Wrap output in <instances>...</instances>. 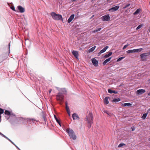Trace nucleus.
Segmentation results:
<instances>
[{"mask_svg":"<svg viewBox=\"0 0 150 150\" xmlns=\"http://www.w3.org/2000/svg\"><path fill=\"white\" fill-rule=\"evenodd\" d=\"M93 116L92 113L89 112L86 115V121L87 122L88 126V128H90L91 126V124L93 123Z\"/></svg>","mask_w":150,"mask_h":150,"instance_id":"1","label":"nucleus"},{"mask_svg":"<svg viewBox=\"0 0 150 150\" xmlns=\"http://www.w3.org/2000/svg\"><path fill=\"white\" fill-rule=\"evenodd\" d=\"M66 132L68 134L70 137L72 139L75 140L76 139V137L74 131L69 128H68L66 129Z\"/></svg>","mask_w":150,"mask_h":150,"instance_id":"2","label":"nucleus"},{"mask_svg":"<svg viewBox=\"0 0 150 150\" xmlns=\"http://www.w3.org/2000/svg\"><path fill=\"white\" fill-rule=\"evenodd\" d=\"M50 15L53 19L56 20H59L62 18L61 15L59 14H57L54 12H52L51 13Z\"/></svg>","mask_w":150,"mask_h":150,"instance_id":"3","label":"nucleus"},{"mask_svg":"<svg viewBox=\"0 0 150 150\" xmlns=\"http://www.w3.org/2000/svg\"><path fill=\"white\" fill-rule=\"evenodd\" d=\"M56 97L57 100L59 102L60 105H62V102L63 101L64 99V96L63 94L62 93L59 92L56 96Z\"/></svg>","mask_w":150,"mask_h":150,"instance_id":"4","label":"nucleus"},{"mask_svg":"<svg viewBox=\"0 0 150 150\" xmlns=\"http://www.w3.org/2000/svg\"><path fill=\"white\" fill-rule=\"evenodd\" d=\"M149 56V54L147 53H144L140 55L141 59L142 61H147V57Z\"/></svg>","mask_w":150,"mask_h":150,"instance_id":"5","label":"nucleus"},{"mask_svg":"<svg viewBox=\"0 0 150 150\" xmlns=\"http://www.w3.org/2000/svg\"><path fill=\"white\" fill-rule=\"evenodd\" d=\"M102 21H110V17L109 14H106L105 16H102L101 18Z\"/></svg>","mask_w":150,"mask_h":150,"instance_id":"6","label":"nucleus"},{"mask_svg":"<svg viewBox=\"0 0 150 150\" xmlns=\"http://www.w3.org/2000/svg\"><path fill=\"white\" fill-rule=\"evenodd\" d=\"M119 8V6H116L114 7H112L108 9V11L110 12H114L117 10Z\"/></svg>","mask_w":150,"mask_h":150,"instance_id":"7","label":"nucleus"},{"mask_svg":"<svg viewBox=\"0 0 150 150\" xmlns=\"http://www.w3.org/2000/svg\"><path fill=\"white\" fill-rule=\"evenodd\" d=\"M145 91H146L144 89H139L137 90V91H136V94L138 95H140L144 93L145 92Z\"/></svg>","mask_w":150,"mask_h":150,"instance_id":"8","label":"nucleus"},{"mask_svg":"<svg viewBox=\"0 0 150 150\" xmlns=\"http://www.w3.org/2000/svg\"><path fill=\"white\" fill-rule=\"evenodd\" d=\"M17 8L19 10L20 12L21 13H23L25 11V8L21 6H17Z\"/></svg>","mask_w":150,"mask_h":150,"instance_id":"9","label":"nucleus"},{"mask_svg":"<svg viewBox=\"0 0 150 150\" xmlns=\"http://www.w3.org/2000/svg\"><path fill=\"white\" fill-rule=\"evenodd\" d=\"M72 53L76 58H78L79 54L78 51L73 50L72 51Z\"/></svg>","mask_w":150,"mask_h":150,"instance_id":"10","label":"nucleus"},{"mask_svg":"<svg viewBox=\"0 0 150 150\" xmlns=\"http://www.w3.org/2000/svg\"><path fill=\"white\" fill-rule=\"evenodd\" d=\"M92 62L94 65L95 66H97L98 64V62L95 59L93 58L92 59Z\"/></svg>","mask_w":150,"mask_h":150,"instance_id":"11","label":"nucleus"},{"mask_svg":"<svg viewBox=\"0 0 150 150\" xmlns=\"http://www.w3.org/2000/svg\"><path fill=\"white\" fill-rule=\"evenodd\" d=\"M72 117L74 120H79V119L78 115L76 113L72 115Z\"/></svg>","mask_w":150,"mask_h":150,"instance_id":"12","label":"nucleus"},{"mask_svg":"<svg viewBox=\"0 0 150 150\" xmlns=\"http://www.w3.org/2000/svg\"><path fill=\"white\" fill-rule=\"evenodd\" d=\"M74 14H72L71 15L70 17L68 19V20L67 21L68 23H70L73 20V19L74 18Z\"/></svg>","mask_w":150,"mask_h":150,"instance_id":"13","label":"nucleus"},{"mask_svg":"<svg viewBox=\"0 0 150 150\" xmlns=\"http://www.w3.org/2000/svg\"><path fill=\"white\" fill-rule=\"evenodd\" d=\"M108 48V46H106L104 48H103L102 50H101L99 54H100L104 52H105L106 50Z\"/></svg>","mask_w":150,"mask_h":150,"instance_id":"14","label":"nucleus"},{"mask_svg":"<svg viewBox=\"0 0 150 150\" xmlns=\"http://www.w3.org/2000/svg\"><path fill=\"white\" fill-rule=\"evenodd\" d=\"M111 58H112V57H110L108 58V59H106L105 60L103 63V65H105L106 64L107 62H109Z\"/></svg>","mask_w":150,"mask_h":150,"instance_id":"15","label":"nucleus"},{"mask_svg":"<svg viewBox=\"0 0 150 150\" xmlns=\"http://www.w3.org/2000/svg\"><path fill=\"white\" fill-rule=\"evenodd\" d=\"M108 97H106L105 98V99L104 100V103L107 104H108L109 103V101H108Z\"/></svg>","mask_w":150,"mask_h":150,"instance_id":"16","label":"nucleus"},{"mask_svg":"<svg viewBox=\"0 0 150 150\" xmlns=\"http://www.w3.org/2000/svg\"><path fill=\"white\" fill-rule=\"evenodd\" d=\"M122 106L123 107H125L126 106H131L132 104L130 103H126L122 104Z\"/></svg>","mask_w":150,"mask_h":150,"instance_id":"17","label":"nucleus"},{"mask_svg":"<svg viewBox=\"0 0 150 150\" xmlns=\"http://www.w3.org/2000/svg\"><path fill=\"white\" fill-rule=\"evenodd\" d=\"M108 93H113L115 94H117V92L115 91H112L111 89H108Z\"/></svg>","mask_w":150,"mask_h":150,"instance_id":"18","label":"nucleus"},{"mask_svg":"<svg viewBox=\"0 0 150 150\" xmlns=\"http://www.w3.org/2000/svg\"><path fill=\"white\" fill-rule=\"evenodd\" d=\"M24 120H26L27 121H29V120H30V121L32 120L33 123L35 122L36 121V120H35L33 119H30V118L24 119Z\"/></svg>","mask_w":150,"mask_h":150,"instance_id":"19","label":"nucleus"},{"mask_svg":"<svg viewBox=\"0 0 150 150\" xmlns=\"http://www.w3.org/2000/svg\"><path fill=\"white\" fill-rule=\"evenodd\" d=\"M141 9L140 8H138L137 9L134 13V15H136L138 14L141 11Z\"/></svg>","mask_w":150,"mask_h":150,"instance_id":"20","label":"nucleus"},{"mask_svg":"<svg viewBox=\"0 0 150 150\" xmlns=\"http://www.w3.org/2000/svg\"><path fill=\"white\" fill-rule=\"evenodd\" d=\"M112 54V52H109L108 54H106L104 56V57L105 58H107L110 56H111Z\"/></svg>","mask_w":150,"mask_h":150,"instance_id":"21","label":"nucleus"},{"mask_svg":"<svg viewBox=\"0 0 150 150\" xmlns=\"http://www.w3.org/2000/svg\"><path fill=\"white\" fill-rule=\"evenodd\" d=\"M143 50L142 48H141L138 49H135V52H140L142 50Z\"/></svg>","mask_w":150,"mask_h":150,"instance_id":"22","label":"nucleus"},{"mask_svg":"<svg viewBox=\"0 0 150 150\" xmlns=\"http://www.w3.org/2000/svg\"><path fill=\"white\" fill-rule=\"evenodd\" d=\"M66 109L68 114L70 116V112L69 108L68 107V106H67L66 107Z\"/></svg>","mask_w":150,"mask_h":150,"instance_id":"23","label":"nucleus"},{"mask_svg":"<svg viewBox=\"0 0 150 150\" xmlns=\"http://www.w3.org/2000/svg\"><path fill=\"white\" fill-rule=\"evenodd\" d=\"M127 53H135L134 49L128 50L127 51Z\"/></svg>","mask_w":150,"mask_h":150,"instance_id":"24","label":"nucleus"},{"mask_svg":"<svg viewBox=\"0 0 150 150\" xmlns=\"http://www.w3.org/2000/svg\"><path fill=\"white\" fill-rule=\"evenodd\" d=\"M96 48V46H95L92 47L91 48H90L89 50V52H93L95 50Z\"/></svg>","mask_w":150,"mask_h":150,"instance_id":"25","label":"nucleus"},{"mask_svg":"<svg viewBox=\"0 0 150 150\" xmlns=\"http://www.w3.org/2000/svg\"><path fill=\"white\" fill-rule=\"evenodd\" d=\"M120 98H118L113 99V100H112V102L116 103L120 101Z\"/></svg>","mask_w":150,"mask_h":150,"instance_id":"26","label":"nucleus"},{"mask_svg":"<svg viewBox=\"0 0 150 150\" xmlns=\"http://www.w3.org/2000/svg\"><path fill=\"white\" fill-rule=\"evenodd\" d=\"M5 114L8 115H11L10 112L7 110H5L4 112Z\"/></svg>","mask_w":150,"mask_h":150,"instance_id":"27","label":"nucleus"},{"mask_svg":"<svg viewBox=\"0 0 150 150\" xmlns=\"http://www.w3.org/2000/svg\"><path fill=\"white\" fill-rule=\"evenodd\" d=\"M147 113H145V114H143V115L142 117V118L143 119H145L147 116Z\"/></svg>","mask_w":150,"mask_h":150,"instance_id":"28","label":"nucleus"},{"mask_svg":"<svg viewBox=\"0 0 150 150\" xmlns=\"http://www.w3.org/2000/svg\"><path fill=\"white\" fill-rule=\"evenodd\" d=\"M125 144L123 143H121L118 146V147H120L123 146H125Z\"/></svg>","mask_w":150,"mask_h":150,"instance_id":"29","label":"nucleus"},{"mask_svg":"<svg viewBox=\"0 0 150 150\" xmlns=\"http://www.w3.org/2000/svg\"><path fill=\"white\" fill-rule=\"evenodd\" d=\"M124 58V57H122L118 58L117 60V62H119Z\"/></svg>","mask_w":150,"mask_h":150,"instance_id":"30","label":"nucleus"},{"mask_svg":"<svg viewBox=\"0 0 150 150\" xmlns=\"http://www.w3.org/2000/svg\"><path fill=\"white\" fill-rule=\"evenodd\" d=\"M42 119L44 120L46 122V119L45 115H43L42 116Z\"/></svg>","mask_w":150,"mask_h":150,"instance_id":"31","label":"nucleus"},{"mask_svg":"<svg viewBox=\"0 0 150 150\" xmlns=\"http://www.w3.org/2000/svg\"><path fill=\"white\" fill-rule=\"evenodd\" d=\"M130 5V4H127L124 7H123V8L125 9L126 8H127V7H128Z\"/></svg>","mask_w":150,"mask_h":150,"instance_id":"32","label":"nucleus"},{"mask_svg":"<svg viewBox=\"0 0 150 150\" xmlns=\"http://www.w3.org/2000/svg\"><path fill=\"white\" fill-rule=\"evenodd\" d=\"M4 110L2 108H0V113L1 115L2 114H3L4 113Z\"/></svg>","mask_w":150,"mask_h":150,"instance_id":"33","label":"nucleus"},{"mask_svg":"<svg viewBox=\"0 0 150 150\" xmlns=\"http://www.w3.org/2000/svg\"><path fill=\"white\" fill-rule=\"evenodd\" d=\"M143 24L140 25L138 26L137 28H141L142 27H143Z\"/></svg>","mask_w":150,"mask_h":150,"instance_id":"34","label":"nucleus"},{"mask_svg":"<svg viewBox=\"0 0 150 150\" xmlns=\"http://www.w3.org/2000/svg\"><path fill=\"white\" fill-rule=\"evenodd\" d=\"M54 117L57 122H58L59 120L58 119L57 117L55 115H54Z\"/></svg>","mask_w":150,"mask_h":150,"instance_id":"35","label":"nucleus"},{"mask_svg":"<svg viewBox=\"0 0 150 150\" xmlns=\"http://www.w3.org/2000/svg\"><path fill=\"white\" fill-rule=\"evenodd\" d=\"M101 29H98L97 30L96 29L95 30L93 31V33H95L96 32H98L100 31Z\"/></svg>","mask_w":150,"mask_h":150,"instance_id":"36","label":"nucleus"},{"mask_svg":"<svg viewBox=\"0 0 150 150\" xmlns=\"http://www.w3.org/2000/svg\"><path fill=\"white\" fill-rule=\"evenodd\" d=\"M129 45L128 44H127V45H125L124 47H123V50H124L125 49V48H126Z\"/></svg>","mask_w":150,"mask_h":150,"instance_id":"37","label":"nucleus"},{"mask_svg":"<svg viewBox=\"0 0 150 150\" xmlns=\"http://www.w3.org/2000/svg\"><path fill=\"white\" fill-rule=\"evenodd\" d=\"M11 9H12L14 11H16L15 10V7L14 6H12V7H11Z\"/></svg>","mask_w":150,"mask_h":150,"instance_id":"38","label":"nucleus"},{"mask_svg":"<svg viewBox=\"0 0 150 150\" xmlns=\"http://www.w3.org/2000/svg\"><path fill=\"white\" fill-rule=\"evenodd\" d=\"M104 112L106 113L107 114H108V115H109L110 113H108V111H104Z\"/></svg>","mask_w":150,"mask_h":150,"instance_id":"39","label":"nucleus"},{"mask_svg":"<svg viewBox=\"0 0 150 150\" xmlns=\"http://www.w3.org/2000/svg\"><path fill=\"white\" fill-rule=\"evenodd\" d=\"M0 134L2 135L4 137H5V138H7L8 139V138L6 137L5 136H4V135H3V134H2V133H1L0 132Z\"/></svg>","mask_w":150,"mask_h":150,"instance_id":"40","label":"nucleus"},{"mask_svg":"<svg viewBox=\"0 0 150 150\" xmlns=\"http://www.w3.org/2000/svg\"><path fill=\"white\" fill-rule=\"evenodd\" d=\"M135 127H133L132 128V131H134L135 130Z\"/></svg>","mask_w":150,"mask_h":150,"instance_id":"41","label":"nucleus"},{"mask_svg":"<svg viewBox=\"0 0 150 150\" xmlns=\"http://www.w3.org/2000/svg\"><path fill=\"white\" fill-rule=\"evenodd\" d=\"M65 105H66V107L68 106V103L67 101L66 102H65Z\"/></svg>","mask_w":150,"mask_h":150,"instance_id":"42","label":"nucleus"},{"mask_svg":"<svg viewBox=\"0 0 150 150\" xmlns=\"http://www.w3.org/2000/svg\"><path fill=\"white\" fill-rule=\"evenodd\" d=\"M52 89H50L49 90V94H50L51 93V92L52 91Z\"/></svg>","mask_w":150,"mask_h":150,"instance_id":"43","label":"nucleus"},{"mask_svg":"<svg viewBox=\"0 0 150 150\" xmlns=\"http://www.w3.org/2000/svg\"><path fill=\"white\" fill-rule=\"evenodd\" d=\"M57 122V123L59 124V125H60V126H61V123H60V121H59V122Z\"/></svg>","mask_w":150,"mask_h":150,"instance_id":"44","label":"nucleus"},{"mask_svg":"<svg viewBox=\"0 0 150 150\" xmlns=\"http://www.w3.org/2000/svg\"><path fill=\"white\" fill-rule=\"evenodd\" d=\"M76 0H71V1H72V2H74V1H76Z\"/></svg>","mask_w":150,"mask_h":150,"instance_id":"45","label":"nucleus"},{"mask_svg":"<svg viewBox=\"0 0 150 150\" xmlns=\"http://www.w3.org/2000/svg\"><path fill=\"white\" fill-rule=\"evenodd\" d=\"M148 95L149 96H150V92H149L148 94Z\"/></svg>","mask_w":150,"mask_h":150,"instance_id":"46","label":"nucleus"},{"mask_svg":"<svg viewBox=\"0 0 150 150\" xmlns=\"http://www.w3.org/2000/svg\"><path fill=\"white\" fill-rule=\"evenodd\" d=\"M149 82L150 84V79L149 80Z\"/></svg>","mask_w":150,"mask_h":150,"instance_id":"47","label":"nucleus"},{"mask_svg":"<svg viewBox=\"0 0 150 150\" xmlns=\"http://www.w3.org/2000/svg\"><path fill=\"white\" fill-rule=\"evenodd\" d=\"M94 15H93V16H92V17H91V18H93V17H94Z\"/></svg>","mask_w":150,"mask_h":150,"instance_id":"48","label":"nucleus"},{"mask_svg":"<svg viewBox=\"0 0 150 150\" xmlns=\"http://www.w3.org/2000/svg\"><path fill=\"white\" fill-rule=\"evenodd\" d=\"M149 54L150 55V51L149 52Z\"/></svg>","mask_w":150,"mask_h":150,"instance_id":"49","label":"nucleus"},{"mask_svg":"<svg viewBox=\"0 0 150 150\" xmlns=\"http://www.w3.org/2000/svg\"><path fill=\"white\" fill-rule=\"evenodd\" d=\"M1 115H0V119H1Z\"/></svg>","mask_w":150,"mask_h":150,"instance_id":"50","label":"nucleus"},{"mask_svg":"<svg viewBox=\"0 0 150 150\" xmlns=\"http://www.w3.org/2000/svg\"><path fill=\"white\" fill-rule=\"evenodd\" d=\"M149 32H150V29L149 30Z\"/></svg>","mask_w":150,"mask_h":150,"instance_id":"51","label":"nucleus"},{"mask_svg":"<svg viewBox=\"0 0 150 150\" xmlns=\"http://www.w3.org/2000/svg\"><path fill=\"white\" fill-rule=\"evenodd\" d=\"M149 141H150V138H149Z\"/></svg>","mask_w":150,"mask_h":150,"instance_id":"52","label":"nucleus"},{"mask_svg":"<svg viewBox=\"0 0 150 150\" xmlns=\"http://www.w3.org/2000/svg\"><path fill=\"white\" fill-rule=\"evenodd\" d=\"M21 119H22V118H21ZM22 119L23 120V118H22Z\"/></svg>","mask_w":150,"mask_h":150,"instance_id":"53","label":"nucleus"},{"mask_svg":"<svg viewBox=\"0 0 150 150\" xmlns=\"http://www.w3.org/2000/svg\"><path fill=\"white\" fill-rule=\"evenodd\" d=\"M150 110V108L149 109V110Z\"/></svg>","mask_w":150,"mask_h":150,"instance_id":"54","label":"nucleus"},{"mask_svg":"<svg viewBox=\"0 0 150 150\" xmlns=\"http://www.w3.org/2000/svg\"><path fill=\"white\" fill-rule=\"evenodd\" d=\"M149 28H150V27H149Z\"/></svg>","mask_w":150,"mask_h":150,"instance_id":"55","label":"nucleus"}]
</instances>
